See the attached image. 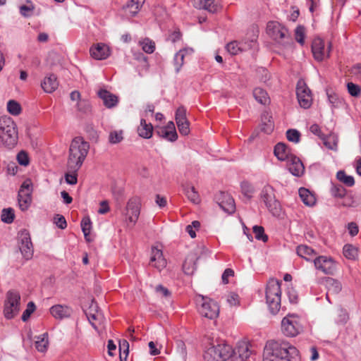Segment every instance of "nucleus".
Masks as SVG:
<instances>
[{
    "instance_id": "21",
    "label": "nucleus",
    "mask_w": 361,
    "mask_h": 361,
    "mask_svg": "<svg viewBox=\"0 0 361 361\" xmlns=\"http://www.w3.org/2000/svg\"><path fill=\"white\" fill-rule=\"evenodd\" d=\"M90 56L96 60H104L111 54V50L108 45L104 43L93 44L90 49Z\"/></svg>"
},
{
    "instance_id": "19",
    "label": "nucleus",
    "mask_w": 361,
    "mask_h": 361,
    "mask_svg": "<svg viewBox=\"0 0 361 361\" xmlns=\"http://www.w3.org/2000/svg\"><path fill=\"white\" fill-rule=\"evenodd\" d=\"M219 207L226 213L233 214L235 210V204L233 198L228 193L220 192L216 197Z\"/></svg>"
},
{
    "instance_id": "61",
    "label": "nucleus",
    "mask_w": 361,
    "mask_h": 361,
    "mask_svg": "<svg viewBox=\"0 0 361 361\" xmlns=\"http://www.w3.org/2000/svg\"><path fill=\"white\" fill-rule=\"evenodd\" d=\"M286 293L290 303L296 304L298 302V295L293 287H288Z\"/></svg>"
},
{
    "instance_id": "39",
    "label": "nucleus",
    "mask_w": 361,
    "mask_h": 361,
    "mask_svg": "<svg viewBox=\"0 0 361 361\" xmlns=\"http://www.w3.org/2000/svg\"><path fill=\"white\" fill-rule=\"evenodd\" d=\"M35 348L39 352L47 351L49 345L48 334L44 333L36 337Z\"/></svg>"
},
{
    "instance_id": "31",
    "label": "nucleus",
    "mask_w": 361,
    "mask_h": 361,
    "mask_svg": "<svg viewBox=\"0 0 361 361\" xmlns=\"http://www.w3.org/2000/svg\"><path fill=\"white\" fill-rule=\"evenodd\" d=\"M139 136L145 139H149L153 135V126L150 123H147L143 118L140 120V126L137 127Z\"/></svg>"
},
{
    "instance_id": "52",
    "label": "nucleus",
    "mask_w": 361,
    "mask_h": 361,
    "mask_svg": "<svg viewBox=\"0 0 361 361\" xmlns=\"http://www.w3.org/2000/svg\"><path fill=\"white\" fill-rule=\"evenodd\" d=\"M240 186L243 194L248 199H250L255 192L252 185L248 182H243Z\"/></svg>"
},
{
    "instance_id": "28",
    "label": "nucleus",
    "mask_w": 361,
    "mask_h": 361,
    "mask_svg": "<svg viewBox=\"0 0 361 361\" xmlns=\"http://www.w3.org/2000/svg\"><path fill=\"white\" fill-rule=\"evenodd\" d=\"M59 86L56 76L54 74H49L41 82V87L47 93H51L55 91Z\"/></svg>"
},
{
    "instance_id": "6",
    "label": "nucleus",
    "mask_w": 361,
    "mask_h": 361,
    "mask_svg": "<svg viewBox=\"0 0 361 361\" xmlns=\"http://www.w3.org/2000/svg\"><path fill=\"white\" fill-rule=\"evenodd\" d=\"M260 197L269 212L274 216L279 217L282 214L281 204L276 198L275 190L269 184L265 185L260 192Z\"/></svg>"
},
{
    "instance_id": "58",
    "label": "nucleus",
    "mask_w": 361,
    "mask_h": 361,
    "mask_svg": "<svg viewBox=\"0 0 361 361\" xmlns=\"http://www.w3.org/2000/svg\"><path fill=\"white\" fill-rule=\"evenodd\" d=\"M7 111L8 113H20L21 111V106L16 101L10 100L7 103Z\"/></svg>"
},
{
    "instance_id": "56",
    "label": "nucleus",
    "mask_w": 361,
    "mask_h": 361,
    "mask_svg": "<svg viewBox=\"0 0 361 361\" xmlns=\"http://www.w3.org/2000/svg\"><path fill=\"white\" fill-rule=\"evenodd\" d=\"M35 310V305L33 302H29L27 305L26 310L23 312L22 314V320L23 322H26L30 317L31 314L34 312Z\"/></svg>"
},
{
    "instance_id": "34",
    "label": "nucleus",
    "mask_w": 361,
    "mask_h": 361,
    "mask_svg": "<svg viewBox=\"0 0 361 361\" xmlns=\"http://www.w3.org/2000/svg\"><path fill=\"white\" fill-rule=\"evenodd\" d=\"M193 51L192 49H183L178 51L173 58V65L176 72L178 73L184 63V58L187 54H191Z\"/></svg>"
},
{
    "instance_id": "26",
    "label": "nucleus",
    "mask_w": 361,
    "mask_h": 361,
    "mask_svg": "<svg viewBox=\"0 0 361 361\" xmlns=\"http://www.w3.org/2000/svg\"><path fill=\"white\" fill-rule=\"evenodd\" d=\"M97 95L102 100L104 104L108 108L115 106L118 102V97L116 95L111 93L105 89H99L97 91Z\"/></svg>"
},
{
    "instance_id": "22",
    "label": "nucleus",
    "mask_w": 361,
    "mask_h": 361,
    "mask_svg": "<svg viewBox=\"0 0 361 361\" xmlns=\"http://www.w3.org/2000/svg\"><path fill=\"white\" fill-rule=\"evenodd\" d=\"M199 257L197 253L191 252L185 259L183 271L187 275H192L197 269V261Z\"/></svg>"
},
{
    "instance_id": "1",
    "label": "nucleus",
    "mask_w": 361,
    "mask_h": 361,
    "mask_svg": "<svg viewBox=\"0 0 361 361\" xmlns=\"http://www.w3.org/2000/svg\"><path fill=\"white\" fill-rule=\"evenodd\" d=\"M90 149V145L82 137H75L71 142L67 160V169L79 170Z\"/></svg>"
},
{
    "instance_id": "59",
    "label": "nucleus",
    "mask_w": 361,
    "mask_h": 361,
    "mask_svg": "<svg viewBox=\"0 0 361 361\" xmlns=\"http://www.w3.org/2000/svg\"><path fill=\"white\" fill-rule=\"evenodd\" d=\"M348 93L353 97H357L360 94V87L359 85L353 82H348L347 84Z\"/></svg>"
},
{
    "instance_id": "38",
    "label": "nucleus",
    "mask_w": 361,
    "mask_h": 361,
    "mask_svg": "<svg viewBox=\"0 0 361 361\" xmlns=\"http://www.w3.org/2000/svg\"><path fill=\"white\" fill-rule=\"evenodd\" d=\"M253 96L256 101H257L261 104L267 105L270 102V98L267 92L260 87L254 89Z\"/></svg>"
},
{
    "instance_id": "14",
    "label": "nucleus",
    "mask_w": 361,
    "mask_h": 361,
    "mask_svg": "<svg viewBox=\"0 0 361 361\" xmlns=\"http://www.w3.org/2000/svg\"><path fill=\"white\" fill-rule=\"evenodd\" d=\"M141 202L140 200L137 197H131L128 200L126 208V216L128 221L135 224L140 216Z\"/></svg>"
},
{
    "instance_id": "15",
    "label": "nucleus",
    "mask_w": 361,
    "mask_h": 361,
    "mask_svg": "<svg viewBox=\"0 0 361 361\" xmlns=\"http://www.w3.org/2000/svg\"><path fill=\"white\" fill-rule=\"evenodd\" d=\"M20 250L25 259H30L33 255V247L30 233L23 230L19 233Z\"/></svg>"
},
{
    "instance_id": "33",
    "label": "nucleus",
    "mask_w": 361,
    "mask_h": 361,
    "mask_svg": "<svg viewBox=\"0 0 361 361\" xmlns=\"http://www.w3.org/2000/svg\"><path fill=\"white\" fill-rule=\"evenodd\" d=\"M261 130L267 134H270L274 129V123L271 114H263L261 117Z\"/></svg>"
},
{
    "instance_id": "55",
    "label": "nucleus",
    "mask_w": 361,
    "mask_h": 361,
    "mask_svg": "<svg viewBox=\"0 0 361 361\" xmlns=\"http://www.w3.org/2000/svg\"><path fill=\"white\" fill-rule=\"evenodd\" d=\"M81 228L85 238L87 240V236L89 235L91 230V221L90 218L85 217L82 219L81 221Z\"/></svg>"
},
{
    "instance_id": "35",
    "label": "nucleus",
    "mask_w": 361,
    "mask_h": 361,
    "mask_svg": "<svg viewBox=\"0 0 361 361\" xmlns=\"http://www.w3.org/2000/svg\"><path fill=\"white\" fill-rule=\"evenodd\" d=\"M176 121L180 134L187 135L190 133L189 122L185 114H176Z\"/></svg>"
},
{
    "instance_id": "43",
    "label": "nucleus",
    "mask_w": 361,
    "mask_h": 361,
    "mask_svg": "<svg viewBox=\"0 0 361 361\" xmlns=\"http://www.w3.org/2000/svg\"><path fill=\"white\" fill-rule=\"evenodd\" d=\"M142 49L147 54H152L155 50V43L149 38H145L139 41Z\"/></svg>"
},
{
    "instance_id": "63",
    "label": "nucleus",
    "mask_w": 361,
    "mask_h": 361,
    "mask_svg": "<svg viewBox=\"0 0 361 361\" xmlns=\"http://www.w3.org/2000/svg\"><path fill=\"white\" fill-rule=\"evenodd\" d=\"M155 290L157 294L164 298H169L171 296V292L166 287L159 285L156 287Z\"/></svg>"
},
{
    "instance_id": "18",
    "label": "nucleus",
    "mask_w": 361,
    "mask_h": 361,
    "mask_svg": "<svg viewBox=\"0 0 361 361\" xmlns=\"http://www.w3.org/2000/svg\"><path fill=\"white\" fill-rule=\"evenodd\" d=\"M315 268L325 274H332L335 271L336 265L331 258L325 256H319L314 259Z\"/></svg>"
},
{
    "instance_id": "8",
    "label": "nucleus",
    "mask_w": 361,
    "mask_h": 361,
    "mask_svg": "<svg viewBox=\"0 0 361 361\" xmlns=\"http://www.w3.org/2000/svg\"><path fill=\"white\" fill-rule=\"evenodd\" d=\"M200 314L207 319H214L219 314V306L212 299L199 295L196 299Z\"/></svg>"
},
{
    "instance_id": "7",
    "label": "nucleus",
    "mask_w": 361,
    "mask_h": 361,
    "mask_svg": "<svg viewBox=\"0 0 361 361\" xmlns=\"http://www.w3.org/2000/svg\"><path fill=\"white\" fill-rule=\"evenodd\" d=\"M20 295L15 290H8L6 295L4 305V315L6 319L14 318L20 311Z\"/></svg>"
},
{
    "instance_id": "2",
    "label": "nucleus",
    "mask_w": 361,
    "mask_h": 361,
    "mask_svg": "<svg viewBox=\"0 0 361 361\" xmlns=\"http://www.w3.org/2000/svg\"><path fill=\"white\" fill-rule=\"evenodd\" d=\"M267 355L272 353L279 360L286 359L288 361H300L299 351L297 348L286 341H269L266 343Z\"/></svg>"
},
{
    "instance_id": "24",
    "label": "nucleus",
    "mask_w": 361,
    "mask_h": 361,
    "mask_svg": "<svg viewBox=\"0 0 361 361\" xmlns=\"http://www.w3.org/2000/svg\"><path fill=\"white\" fill-rule=\"evenodd\" d=\"M274 154L279 160L286 161L294 155L290 149L283 142H279L275 145Z\"/></svg>"
},
{
    "instance_id": "54",
    "label": "nucleus",
    "mask_w": 361,
    "mask_h": 361,
    "mask_svg": "<svg viewBox=\"0 0 361 361\" xmlns=\"http://www.w3.org/2000/svg\"><path fill=\"white\" fill-rule=\"evenodd\" d=\"M286 137L289 141L298 143L300 141V133L295 129H289L286 132Z\"/></svg>"
},
{
    "instance_id": "32",
    "label": "nucleus",
    "mask_w": 361,
    "mask_h": 361,
    "mask_svg": "<svg viewBox=\"0 0 361 361\" xmlns=\"http://www.w3.org/2000/svg\"><path fill=\"white\" fill-rule=\"evenodd\" d=\"M297 254L307 261H314L317 257L316 252L312 247L305 245H300L298 246Z\"/></svg>"
},
{
    "instance_id": "12",
    "label": "nucleus",
    "mask_w": 361,
    "mask_h": 361,
    "mask_svg": "<svg viewBox=\"0 0 361 361\" xmlns=\"http://www.w3.org/2000/svg\"><path fill=\"white\" fill-rule=\"evenodd\" d=\"M331 43L326 47L324 40L319 37L314 38L312 44V52L315 60L322 61L330 56Z\"/></svg>"
},
{
    "instance_id": "17",
    "label": "nucleus",
    "mask_w": 361,
    "mask_h": 361,
    "mask_svg": "<svg viewBox=\"0 0 361 361\" xmlns=\"http://www.w3.org/2000/svg\"><path fill=\"white\" fill-rule=\"evenodd\" d=\"M252 354L250 345L247 342H239L235 350L233 349L231 361H247Z\"/></svg>"
},
{
    "instance_id": "51",
    "label": "nucleus",
    "mask_w": 361,
    "mask_h": 361,
    "mask_svg": "<svg viewBox=\"0 0 361 361\" xmlns=\"http://www.w3.org/2000/svg\"><path fill=\"white\" fill-rule=\"evenodd\" d=\"M68 171L65 174L66 182L69 185H75L78 182V171L71 169H67Z\"/></svg>"
},
{
    "instance_id": "29",
    "label": "nucleus",
    "mask_w": 361,
    "mask_h": 361,
    "mask_svg": "<svg viewBox=\"0 0 361 361\" xmlns=\"http://www.w3.org/2000/svg\"><path fill=\"white\" fill-rule=\"evenodd\" d=\"M145 0H130L124 6L126 16L130 17L135 16L142 7Z\"/></svg>"
},
{
    "instance_id": "11",
    "label": "nucleus",
    "mask_w": 361,
    "mask_h": 361,
    "mask_svg": "<svg viewBox=\"0 0 361 361\" xmlns=\"http://www.w3.org/2000/svg\"><path fill=\"white\" fill-rule=\"evenodd\" d=\"M296 94L300 106L304 109L310 108L312 104V92L303 79L297 82Z\"/></svg>"
},
{
    "instance_id": "23",
    "label": "nucleus",
    "mask_w": 361,
    "mask_h": 361,
    "mask_svg": "<svg viewBox=\"0 0 361 361\" xmlns=\"http://www.w3.org/2000/svg\"><path fill=\"white\" fill-rule=\"evenodd\" d=\"M255 44L253 40L249 43L245 42H238V41H233L227 44L226 49L227 51L231 55L238 54L240 52L246 51L247 49L252 47Z\"/></svg>"
},
{
    "instance_id": "25",
    "label": "nucleus",
    "mask_w": 361,
    "mask_h": 361,
    "mask_svg": "<svg viewBox=\"0 0 361 361\" xmlns=\"http://www.w3.org/2000/svg\"><path fill=\"white\" fill-rule=\"evenodd\" d=\"M288 168L289 171L295 176H300L305 171V167L301 160L293 155L288 161Z\"/></svg>"
},
{
    "instance_id": "20",
    "label": "nucleus",
    "mask_w": 361,
    "mask_h": 361,
    "mask_svg": "<svg viewBox=\"0 0 361 361\" xmlns=\"http://www.w3.org/2000/svg\"><path fill=\"white\" fill-rule=\"evenodd\" d=\"M166 264L162 250L157 247H152L149 265L160 271L166 267Z\"/></svg>"
},
{
    "instance_id": "41",
    "label": "nucleus",
    "mask_w": 361,
    "mask_h": 361,
    "mask_svg": "<svg viewBox=\"0 0 361 361\" xmlns=\"http://www.w3.org/2000/svg\"><path fill=\"white\" fill-rule=\"evenodd\" d=\"M185 193L188 200L195 204H198L200 202V198L198 192L196 191L194 186L188 185L185 189Z\"/></svg>"
},
{
    "instance_id": "30",
    "label": "nucleus",
    "mask_w": 361,
    "mask_h": 361,
    "mask_svg": "<svg viewBox=\"0 0 361 361\" xmlns=\"http://www.w3.org/2000/svg\"><path fill=\"white\" fill-rule=\"evenodd\" d=\"M195 6L200 9H204L214 13L218 9V0H193Z\"/></svg>"
},
{
    "instance_id": "47",
    "label": "nucleus",
    "mask_w": 361,
    "mask_h": 361,
    "mask_svg": "<svg viewBox=\"0 0 361 361\" xmlns=\"http://www.w3.org/2000/svg\"><path fill=\"white\" fill-rule=\"evenodd\" d=\"M336 178L348 187H352L355 184L354 178L352 176H348L343 171H338Z\"/></svg>"
},
{
    "instance_id": "13",
    "label": "nucleus",
    "mask_w": 361,
    "mask_h": 361,
    "mask_svg": "<svg viewBox=\"0 0 361 361\" xmlns=\"http://www.w3.org/2000/svg\"><path fill=\"white\" fill-rule=\"evenodd\" d=\"M32 184L30 180H25L18 191V204L22 211L27 210L32 202Z\"/></svg>"
},
{
    "instance_id": "53",
    "label": "nucleus",
    "mask_w": 361,
    "mask_h": 361,
    "mask_svg": "<svg viewBox=\"0 0 361 361\" xmlns=\"http://www.w3.org/2000/svg\"><path fill=\"white\" fill-rule=\"evenodd\" d=\"M253 233H255V238L263 242H267L268 237L264 234V229L262 226H255L253 227Z\"/></svg>"
},
{
    "instance_id": "36",
    "label": "nucleus",
    "mask_w": 361,
    "mask_h": 361,
    "mask_svg": "<svg viewBox=\"0 0 361 361\" xmlns=\"http://www.w3.org/2000/svg\"><path fill=\"white\" fill-rule=\"evenodd\" d=\"M299 196L302 202L307 206H313L316 202V198L314 195L311 193L309 190L305 188H300L299 189Z\"/></svg>"
},
{
    "instance_id": "27",
    "label": "nucleus",
    "mask_w": 361,
    "mask_h": 361,
    "mask_svg": "<svg viewBox=\"0 0 361 361\" xmlns=\"http://www.w3.org/2000/svg\"><path fill=\"white\" fill-rule=\"evenodd\" d=\"M51 314L56 319H62L69 317L72 313V309L66 305H56L50 308Z\"/></svg>"
},
{
    "instance_id": "46",
    "label": "nucleus",
    "mask_w": 361,
    "mask_h": 361,
    "mask_svg": "<svg viewBox=\"0 0 361 361\" xmlns=\"http://www.w3.org/2000/svg\"><path fill=\"white\" fill-rule=\"evenodd\" d=\"M329 102L331 106L334 108H338L344 106L345 103L342 98H340L338 95L334 92H327Z\"/></svg>"
},
{
    "instance_id": "57",
    "label": "nucleus",
    "mask_w": 361,
    "mask_h": 361,
    "mask_svg": "<svg viewBox=\"0 0 361 361\" xmlns=\"http://www.w3.org/2000/svg\"><path fill=\"white\" fill-rule=\"evenodd\" d=\"M295 40L301 45L305 42V28L302 26H298L295 31Z\"/></svg>"
},
{
    "instance_id": "37",
    "label": "nucleus",
    "mask_w": 361,
    "mask_h": 361,
    "mask_svg": "<svg viewBox=\"0 0 361 361\" xmlns=\"http://www.w3.org/2000/svg\"><path fill=\"white\" fill-rule=\"evenodd\" d=\"M326 286L328 289V292L326 293L327 299L329 298V294H337L342 289L341 283L337 280L332 278H327L326 279Z\"/></svg>"
},
{
    "instance_id": "9",
    "label": "nucleus",
    "mask_w": 361,
    "mask_h": 361,
    "mask_svg": "<svg viewBox=\"0 0 361 361\" xmlns=\"http://www.w3.org/2000/svg\"><path fill=\"white\" fill-rule=\"evenodd\" d=\"M302 330L301 321L295 314H288L281 321V331L288 337H295Z\"/></svg>"
},
{
    "instance_id": "5",
    "label": "nucleus",
    "mask_w": 361,
    "mask_h": 361,
    "mask_svg": "<svg viewBox=\"0 0 361 361\" xmlns=\"http://www.w3.org/2000/svg\"><path fill=\"white\" fill-rule=\"evenodd\" d=\"M232 347L225 341H221L216 344H212L204 354V358L207 361H226L231 357Z\"/></svg>"
},
{
    "instance_id": "10",
    "label": "nucleus",
    "mask_w": 361,
    "mask_h": 361,
    "mask_svg": "<svg viewBox=\"0 0 361 361\" xmlns=\"http://www.w3.org/2000/svg\"><path fill=\"white\" fill-rule=\"evenodd\" d=\"M267 32L274 40L279 43H283V45H285L286 39L291 41L287 29L278 22L268 23ZM286 43L288 44V42L287 41Z\"/></svg>"
},
{
    "instance_id": "45",
    "label": "nucleus",
    "mask_w": 361,
    "mask_h": 361,
    "mask_svg": "<svg viewBox=\"0 0 361 361\" xmlns=\"http://www.w3.org/2000/svg\"><path fill=\"white\" fill-rule=\"evenodd\" d=\"M35 10V6L31 1L27 0L26 4L19 6L20 13L25 18L30 17L32 15Z\"/></svg>"
},
{
    "instance_id": "50",
    "label": "nucleus",
    "mask_w": 361,
    "mask_h": 361,
    "mask_svg": "<svg viewBox=\"0 0 361 361\" xmlns=\"http://www.w3.org/2000/svg\"><path fill=\"white\" fill-rule=\"evenodd\" d=\"M15 217L14 210L12 208H6L1 212V221L6 224H11L13 221Z\"/></svg>"
},
{
    "instance_id": "60",
    "label": "nucleus",
    "mask_w": 361,
    "mask_h": 361,
    "mask_svg": "<svg viewBox=\"0 0 361 361\" xmlns=\"http://www.w3.org/2000/svg\"><path fill=\"white\" fill-rule=\"evenodd\" d=\"M177 352L182 361H185L187 356L186 347L185 343L180 341L177 343Z\"/></svg>"
},
{
    "instance_id": "4",
    "label": "nucleus",
    "mask_w": 361,
    "mask_h": 361,
    "mask_svg": "<svg viewBox=\"0 0 361 361\" xmlns=\"http://www.w3.org/2000/svg\"><path fill=\"white\" fill-rule=\"evenodd\" d=\"M281 284L279 280L271 279L267 286L266 300L272 314L277 313L281 307Z\"/></svg>"
},
{
    "instance_id": "48",
    "label": "nucleus",
    "mask_w": 361,
    "mask_h": 361,
    "mask_svg": "<svg viewBox=\"0 0 361 361\" xmlns=\"http://www.w3.org/2000/svg\"><path fill=\"white\" fill-rule=\"evenodd\" d=\"M331 195L336 198H343L346 194V190L341 185L331 184Z\"/></svg>"
},
{
    "instance_id": "49",
    "label": "nucleus",
    "mask_w": 361,
    "mask_h": 361,
    "mask_svg": "<svg viewBox=\"0 0 361 361\" xmlns=\"http://www.w3.org/2000/svg\"><path fill=\"white\" fill-rule=\"evenodd\" d=\"M87 316L88 320L91 323L93 328L94 329L97 330L98 326H97V322H99V323L100 324L104 319L102 314L99 312H97L95 313H92L91 312H89L88 313H87Z\"/></svg>"
},
{
    "instance_id": "42",
    "label": "nucleus",
    "mask_w": 361,
    "mask_h": 361,
    "mask_svg": "<svg viewBox=\"0 0 361 361\" xmlns=\"http://www.w3.org/2000/svg\"><path fill=\"white\" fill-rule=\"evenodd\" d=\"M324 145L329 149L336 150L338 146V137L336 135L330 134L323 137Z\"/></svg>"
},
{
    "instance_id": "3",
    "label": "nucleus",
    "mask_w": 361,
    "mask_h": 361,
    "mask_svg": "<svg viewBox=\"0 0 361 361\" xmlns=\"http://www.w3.org/2000/svg\"><path fill=\"white\" fill-rule=\"evenodd\" d=\"M0 139L3 145L8 148H13L18 143V133L16 123L8 116L0 118Z\"/></svg>"
},
{
    "instance_id": "16",
    "label": "nucleus",
    "mask_w": 361,
    "mask_h": 361,
    "mask_svg": "<svg viewBox=\"0 0 361 361\" xmlns=\"http://www.w3.org/2000/svg\"><path fill=\"white\" fill-rule=\"evenodd\" d=\"M155 133L161 138L169 142H175L178 139L176 127L172 121H169L164 126H157Z\"/></svg>"
},
{
    "instance_id": "44",
    "label": "nucleus",
    "mask_w": 361,
    "mask_h": 361,
    "mask_svg": "<svg viewBox=\"0 0 361 361\" xmlns=\"http://www.w3.org/2000/svg\"><path fill=\"white\" fill-rule=\"evenodd\" d=\"M123 138V131L122 130H112L109 133L108 140L110 144L116 145L121 142Z\"/></svg>"
},
{
    "instance_id": "64",
    "label": "nucleus",
    "mask_w": 361,
    "mask_h": 361,
    "mask_svg": "<svg viewBox=\"0 0 361 361\" xmlns=\"http://www.w3.org/2000/svg\"><path fill=\"white\" fill-rule=\"evenodd\" d=\"M54 223L61 229H64L67 226L66 219L64 218V216L60 214H56L55 216Z\"/></svg>"
},
{
    "instance_id": "40",
    "label": "nucleus",
    "mask_w": 361,
    "mask_h": 361,
    "mask_svg": "<svg viewBox=\"0 0 361 361\" xmlns=\"http://www.w3.org/2000/svg\"><path fill=\"white\" fill-rule=\"evenodd\" d=\"M343 252L344 256L351 260H355L358 257V249L353 245H345L343 247Z\"/></svg>"
},
{
    "instance_id": "62",
    "label": "nucleus",
    "mask_w": 361,
    "mask_h": 361,
    "mask_svg": "<svg viewBox=\"0 0 361 361\" xmlns=\"http://www.w3.org/2000/svg\"><path fill=\"white\" fill-rule=\"evenodd\" d=\"M17 160L18 163L22 166H27L29 164V158L27 154L24 151H21L18 154Z\"/></svg>"
}]
</instances>
